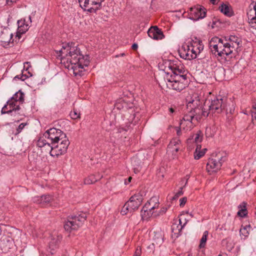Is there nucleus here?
<instances>
[{"label":"nucleus","mask_w":256,"mask_h":256,"mask_svg":"<svg viewBox=\"0 0 256 256\" xmlns=\"http://www.w3.org/2000/svg\"><path fill=\"white\" fill-rule=\"evenodd\" d=\"M132 48L134 50H136L138 48V46L136 44H134L132 45Z\"/></svg>","instance_id":"48"},{"label":"nucleus","mask_w":256,"mask_h":256,"mask_svg":"<svg viewBox=\"0 0 256 256\" xmlns=\"http://www.w3.org/2000/svg\"><path fill=\"white\" fill-rule=\"evenodd\" d=\"M148 36L154 40H160L164 38V35L161 30L157 26L151 27L148 31Z\"/></svg>","instance_id":"19"},{"label":"nucleus","mask_w":256,"mask_h":256,"mask_svg":"<svg viewBox=\"0 0 256 256\" xmlns=\"http://www.w3.org/2000/svg\"><path fill=\"white\" fill-rule=\"evenodd\" d=\"M210 46L212 53L220 56H225L232 58V54H236L240 50L241 39L234 35L222 39L218 37L212 38L210 42Z\"/></svg>","instance_id":"2"},{"label":"nucleus","mask_w":256,"mask_h":256,"mask_svg":"<svg viewBox=\"0 0 256 256\" xmlns=\"http://www.w3.org/2000/svg\"><path fill=\"white\" fill-rule=\"evenodd\" d=\"M238 208H240L238 212V215L241 217H244L246 214V204L243 202L242 204L238 206Z\"/></svg>","instance_id":"31"},{"label":"nucleus","mask_w":256,"mask_h":256,"mask_svg":"<svg viewBox=\"0 0 256 256\" xmlns=\"http://www.w3.org/2000/svg\"><path fill=\"white\" fill-rule=\"evenodd\" d=\"M70 114L72 118L73 119H76L80 116V114H78L75 110L71 112Z\"/></svg>","instance_id":"42"},{"label":"nucleus","mask_w":256,"mask_h":256,"mask_svg":"<svg viewBox=\"0 0 256 256\" xmlns=\"http://www.w3.org/2000/svg\"><path fill=\"white\" fill-rule=\"evenodd\" d=\"M161 84L163 86L166 84L168 88L180 92L188 86V80L187 78H182L180 76L175 78H169L168 75L164 82H161Z\"/></svg>","instance_id":"6"},{"label":"nucleus","mask_w":256,"mask_h":256,"mask_svg":"<svg viewBox=\"0 0 256 256\" xmlns=\"http://www.w3.org/2000/svg\"><path fill=\"white\" fill-rule=\"evenodd\" d=\"M167 208L166 207L162 208L158 214V216L162 215L166 212Z\"/></svg>","instance_id":"45"},{"label":"nucleus","mask_w":256,"mask_h":256,"mask_svg":"<svg viewBox=\"0 0 256 256\" xmlns=\"http://www.w3.org/2000/svg\"><path fill=\"white\" fill-rule=\"evenodd\" d=\"M208 236V232L205 231L204 232L203 236L200 240V244L199 245V248H203L205 246L206 242L207 240Z\"/></svg>","instance_id":"33"},{"label":"nucleus","mask_w":256,"mask_h":256,"mask_svg":"<svg viewBox=\"0 0 256 256\" xmlns=\"http://www.w3.org/2000/svg\"><path fill=\"white\" fill-rule=\"evenodd\" d=\"M12 34L8 30L2 32L0 36V42L4 47H11L13 46L14 40H12Z\"/></svg>","instance_id":"15"},{"label":"nucleus","mask_w":256,"mask_h":256,"mask_svg":"<svg viewBox=\"0 0 256 256\" xmlns=\"http://www.w3.org/2000/svg\"><path fill=\"white\" fill-rule=\"evenodd\" d=\"M189 178H190V176L188 175H186V177L182 180L181 182H182V184H183L184 182L185 181L184 185L183 186L180 187V190L174 196V198H176L183 194V192H182L183 188L186 185Z\"/></svg>","instance_id":"30"},{"label":"nucleus","mask_w":256,"mask_h":256,"mask_svg":"<svg viewBox=\"0 0 256 256\" xmlns=\"http://www.w3.org/2000/svg\"><path fill=\"white\" fill-rule=\"evenodd\" d=\"M67 138L66 134L62 132L60 130L56 129V128H51L47 130L43 134L40 136L37 141L36 145L38 147L40 141L42 140L44 141H47L49 144H56L58 143L60 140Z\"/></svg>","instance_id":"5"},{"label":"nucleus","mask_w":256,"mask_h":256,"mask_svg":"<svg viewBox=\"0 0 256 256\" xmlns=\"http://www.w3.org/2000/svg\"><path fill=\"white\" fill-rule=\"evenodd\" d=\"M70 141L68 138L60 140L56 144H49L47 141L40 140L38 147L42 148V151L49 153L52 156H58L64 154L70 145Z\"/></svg>","instance_id":"3"},{"label":"nucleus","mask_w":256,"mask_h":256,"mask_svg":"<svg viewBox=\"0 0 256 256\" xmlns=\"http://www.w3.org/2000/svg\"><path fill=\"white\" fill-rule=\"evenodd\" d=\"M154 240L156 244H159L163 242V238L161 234L158 235V236H155V237L154 238Z\"/></svg>","instance_id":"39"},{"label":"nucleus","mask_w":256,"mask_h":256,"mask_svg":"<svg viewBox=\"0 0 256 256\" xmlns=\"http://www.w3.org/2000/svg\"><path fill=\"white\" fill-rule=\"evenodd\" d=\"M201 146L198 144L196 146V148L195 152L194 153V158L196 160L200 159L202 156L204 154L206 150V148H204L202 150H200Z\"/></svg>","instance_id":"28"},{"label":"nucleus","mask_w":256,"mask_h":256,"mask_svg":"<svg viewBox=\"0 0 256 256\" xmlns=\"http://www.w3.org/2000/svg\"><path fill=\"white\" fill-rule=\"evenodd\" d=\"M224 99L220 96L214 97L211 100L207 99L202 110V114L204 116H208L210 112L212 113H220L224 109Z\"/></svg>","instance_id":"4"},{"label":"nucleus","mask_w":256,"mask_h":256,"mask_svg":"<svg viewBox=\"0 0 256 256\" xmlns=\"http://www.w3.org/2000/svg\"><path fill=\"white\" fill-rule=\"evenodd\" d=\"M226 160L223 152H219L208 160L206 165V170L211 174L220 170L222 163Z\"/></svg>","instance_id":"8"},{"label":"nucleus","mask_w":256,"mask_h":256,"mask_svg":"<svg viewBox=\"0 0 256 256\" xmlns=\"http://www.w3.org/2000/svg\"><path fill=\"white\" fill-rule=\"evenodd\" d=\"M56 52L57 58L60 60L61 64H63L67 68L72 69L75 76H80L82 70L90 64L89 56L81 54L80 48L75 46L74 44L63 46L60 50Z\"/></svg>","instance_id":"1"},{"label":"nucleus","mask_w":256,"mask_h":256,"mask_svg":"<svg viewBox=\"0 0 256 256\" xmlns=\"http://www.w3.org/2000/svg\"><path fill=\"white\" fill-rule=\"evenodd\" d=\"M180 128L184 132L190 130L193 128L194 125L192 122H180Z\"/></svg>","instance_id":"26"},{"label":"nucleus","mask_w":256,"mask_h":256,"mask_svg":"<svg viewBox=\"0 0 256 256\" xmlns=\"http://www.w3.org/2000/svg\"><path fill=\"white\" fill-rule=\"evenodd\" d=\"M168 110H169V112L170 113V114H172L174 112V109L172 108H168Z\"/></svg>","instance_id":"50"},{"label":"nucleus","mask_w":256,"mask_h":256,"mask_svg":"<svg viewBox=\"0 0 256 256\" xmlns=\"http://www.w3.org/2000/svg\"><path fill=\"white\" fill-rule=\"evenodd\" d=\"M132 104H128L123 98H120L118 99L115 104V107L118 110H120L123 108H132Z\"/></svg>","instance_id":"23"},{"label":"nucleus","mask_w":256,"mask_h":256,"mask_svg":"<svg viewBox=\"0 0 256 256\" xmlns=\"http://www.w3.org/2000/svg\"><path fill=\"white\" fill-rule=\"evenodd\" d=\"M27 124L26 123H22L20 124L18 128H16V134H18L21 132V131L23 130L24 127Z\"/></svg>","instance_id":"40"},{"label":"nucleus","mask_w":256,"mask_h":256,"mask_svg":"<svg viewBox=\"0 0 256 256\" xmlns=\"http://www.w3.org/2000/svg\"><path fill=\"white\" fill-rule=\"evenodd\" d=\"M181 129L182 128H180L177 130L176 133L178 136H180L181 134Z\"/></svg>","instance_id":"51"},{"label":"nucleus","mask_w":256,"mask_h":256,"mask_svg":"<svg viewBox=\"0 0 256 256\" xmlns=\"http://www.w3.org/2000/svg\"><path fill=\"white\" fill-rule=\"evenodd\" d=\"M210 2L213 4H217L220 0H209Z\"/></svg>","instance_id":"47"},{"label":"nucleus","mask_w":256,"mask_h":256,"mask_svg":"<svg viewBox=\"0 0 256 256\" xmlns=\"http://www.w3.org/2000/svg\"><path fill=\"white\" fill-rule=\"evenodd\" d=\"M251 228L250 225H247L245 226L242 227L240 230V233L241 234L246 237L249 234L248 231L250 230Z\"/></svg>","instance_id":"34"},{"label":"nucleus","mask_w":256,"mask_h":256,"mask_svg":"<svg viewBox=\"0 0 256 256\" xmlns=\"http://www.w3.org/2000/svg\"><path fill=\"white\" fill-rule=\"evenodd\" d=\"M253 8H254V10L255 16L252 17L251 18V21L250 22H249V23L250 24L252 27L256 29V2L255 4L253 6Z\"/></svg>","instance_id":"35"},{"label":"nucleus","mask_w":256,"mask_h":256,"mask_svg":"<svg viewBox=\"0 0 256 256\" xmlns=\"http://www.w3.org/2000/svg\"><path fill=\"white\" fill-rule=\"evenodd\" d=\"M141 248L140 247H137L134 256H140L141 254Z\"/></svg>","instance_id":"44"},{"label":"nucleus","mask_w":256,"mask_h":256,"mask_svg":"<svg viewBox=\"0 0 256 256\" xmlns=\"http://www.w3.org/2000/svg\"><path fill=\"white\" fill-rule=\"evenodd\" d=\"M20 74L14 77V78L15 80H16V79L20 80Z\"/></svg>","instance_id":"54"},{"label":"nucleus","mask_w":256,"mask_h":256,"mask_svg":"<svg viewBox=\"0 0 256 256\" xmlns=\"http://www.w3.org/2000/svg\"><path fill=\"white\" fill-rule=\"evenodd\" d=\"M203 134L201 131H198L196 134L191 136L188 139V142H190L192 140H194V142L196 146L199 142L202 141Z\"/></svg>","instance_id":"24"},{"label":"nucleus","mask_w":256,"mask_h":256,"mask_svg":"<svg viewBox=\"0 0 256 256\" xmlns=\"http://www.w3.org/2000/svg\"><path fill=\"white\" fill-rule=\"evenodd\" d=\"M32 22V17L30 16L27 18L18 20V27L16 38H18V40L20 39V34H24L28 30Z\"/></svg>","instance_id":"11"},{"label":"nucleus","mask_w":256,"mask_h":256,"mask_svg":"<svg viewBox=\"0 0 256 256\" xmlns=\"http://www.w3.org/2000/svg\"><path fill=\"white\" fill-rule=\"evenodd\" d=\"M86 218V216L84 213L80 214L78 216H69L64 224V228L69 232L76 230L85 222Z\"/></svg>","instance_id":"9"},{"label":"nucleus","mask_w":256,"mask_h":256,"mask_svg":"<svg viewBox=\"0 0 256 256\" xmlns=\"http://www.w3.org/2000/svg\"><path fill=\"white\" fill-rule=\"evenodd\" d=\"M16 102L14 100H12L11 98L2 108V114L16 113L17 110H20V107L16 106Z\"/></svg>","instance_id":"17"},{"label":"nucleus","mask_w":256,"mask_h":256,"mask_svg":"<svg viewBox=\"0 0 256 256\" xmlns=\"http://www.w3.org/2000/svg\"><path fill=\"white\" fill-rule=\"evenodd\" d=\"M27 78H28V76L26 74H20V80L24 81Z\"/></svg>","instance_id":"46"},{"label":"nucleus","mask_w":256,"mask_h":256,"mask_svg":"<svg viewBox=\"0 0 256 256\" xmlns=\"http://www.w3.org/2000/svg\"><path fill=\"white\" fill-rule=\"evenodd\" d=\"M203 49L204 46L201 42H195L190 46H184L183 50L180 52V56L186 60L194 59Z\"/></svg>","instance_id":"7"},{"label":"nucleus","mask_w":256,"mask_h":256,"mask_svg":"<svg viewBox=\"0 0 256 256\" xmlns=\"http://www.w3.org/2000/svg\"><path fill=\"white\" fill-rule=\"evenodd\" d=\"M220 12L226 16H230L232 15V12L230 8L226 4H222L219 8Z\"/></svg>","instance_id":"29"},{"label":"nucleus","mask_w":256,"mask_h":256,"mask_svg":"<svg viewBox=\"0 0 256 256\" xmlns=\"http://www.w3.org/2000/svg\"><path fill=\"white\" fill-rule=\"evenodd\" d=\"M128 212H130V207L128 206V202H126L121 210V214L122 215L126 214Z\"/></svg>","instance_id":"37"},{"label":"nucleus","mask_w":256,"mask_h":256,"mask_svg":"<svg viewBox=\"0 0 256 256\" xmlns=\"http://www.w3.org/2000/svg\"><path fill=\"white\" fill-rule=\"evenodd\" d=\"M143 200V196L141 193H138L132 196L129 200H128V204L130 207V212H132L137 210L141 205Z\"/></svg>","instance_id":"13"},{"label":"nucleus","mask_w":256,"mask_h":256,"mask_svg":"<svg viewBox=\"0 0 256 256\" xmlns=\"http://www.w3.org/2000/svg\"><path fill=\"white\" fill-rule=\"evenodd\" d=\"M186 256H192V254H190V253H188V254H187Z\"/></svg>","instance_id":"56"},{"label":"nucleus","mask_w":256,"mask_h":256,"mask_svg":"<svg viewBox=\"0 0 256 256\" xmlns=\"http://www.w3.org/2000/svg\"><path fill=\"white\" fill-rule=\"evenodd\" d=\"M158 200L156 197L152 198L149 202L146 204L145 206L143 207L142 211L144 212L149 210L150 212L156 208L158 206Z\"/></svg>","instance_id":"21"},{"label":"nucleus","mask_w":256,"mask_h":256,"mask_svg":"<svg viewBox=\"0 0 256 256\" xmlns=\"http://www.w3.org/2000/svg\"><path fill=\"white\" fill-rule=\"evenodd\" d=\"M18 0H6V2L8 4H9V2L13 3L16 2Z\"/></svg>","instance_id":"49"},{"label":"nucleus","mask_w":256,"mask_h":256,"mask_svg":"<svg viewBox=\"0 0 256 256\" xmlns=\"http://www.w3.org/2000/svg\"><path fill=\"white\" fill-rule=\"evenodd\" d=\"M218 256H221L219 255Z\"/></svg>","instance_id":"58"},{"label":"nucleus","mask_w":256,"mask_h":256,"mask_svg":"<svg viewBox=\"0 0 256 256\" xmlns=\"http://www.w3.org/2000/svg\"><path fill=\"white\" fill-rule=\"evenodd\" d=\"M132 178V177H130H130H129V178H128V182H125V184H127L128 183H129L130 182Z\"/></svg>","instance_id":"53"},{"label":"nucleus","mask_w":256,"mask_h":256,"mask_svg":"<svg viewBox=\"0 0 256 256\" xmlns=\"http://www.w3.org/2000/svg\"><path fill=\"white\" fill-rule=\"evenodd\" d=\"M104 0H78L80 6L84 10L90 12L91 9L94 8V6H96V8L98 9L102 6V2Z\"/></svg>","instance_id":"12"},{"label":"nucleus","mask_w":256,"mask_h":256,"mask_svg":"<svg viewBox=\"0 0 256 256\" xmlns=\"http://www.w3.org/2000/svg\"><path fill=\"white\" fill-rule=\"evenodd\" d=\"M124 55H125V54H124V53H122V54H121L120 55V56H124ZM118 56H119V55H116V57H118Z\"/></svg>","instance_id":"55"},{"label":"nucleus","mask_w":256,"mask_h":256,"mask_svg":"<svg viewBox=\"0 0 256 256\" xmlns=\"http://www.w3.org/2000/svg\"><path fill=\"white\" fill-rule=\"evenodd\" d=\"M182 148L180 140L178 138H174L170 142L167 148V152L172 153L173 155L176 156V153L180 150Z\"/></svg>","instance_id":"16"},{"label":"nucleus","mask_w":256,"mask_h":256,"mask_svg":"<svg viewBox=\"0 0 256 256\" xmlns=\"http://www.w3.org/2000/svg\"><path fill=\"white\" fill-rule=\"evenodd\" d=\"M255 116H256V115Z\"/></svg>","instance_id":"57"},{"label":"nucleus","mask_w":256,"mask_h":256,"mask_svg":"<svg viewBox=\"0 0 256 256\" xmlns=\"http://www.w3.org/2000/svg\"><path fill=\"white\" fill-rule=\"evenodd\" d=\"M179 224H174L172 226V232L174 234L176 237H178L180 235L181 231L182 228L186 224V222H184V224L182 225L181 220L179 219Z\"/></svg>","instance_id":"22"},{"label":"nucleus","mask_w":256,"mask_h":256,"mask_svg":"<svg viewBox=\"0 0 256 256\" xmlns=\"http://www.w3.org/2000/svg\"><path fill=\"white\" fill-rule=\"evenodd\" d=\"M186 200H187V198H186V197H184V198H182L180 199V206H183L186 203Z\"/></svg>","instance_id":"43"},{"label":"nucleus","mask_w":256,"mask_h":256,"mask_svg":"<svg viewBox=\"0 0 256 256\" xmlns=\"http://www.w3.org/2000/svg\"><path fill=\"white\" fill-rule=\"evenodd\" d=\"M194 114L192 111L184 115L180 122H192L194 118Z\"/></svg>","instance_id":"32"},{"label":"nucleus","mask_w":256,"mask_h":256,"mask_svg":"<svg viewBox=\"0 0 256 256\" xmlns=\"http://www.w3.org/2000/svg\"><path fill=\"white\" fill-rule=\"evenodd\" d=\"M102 178V176H100V174L94 175L91 174L88 176V178H85L84 180V184H90L95 182H97L98 180H100Z\"/></svg>","instance_id":"25"},{"label":"nucleus","mask_w":256,"mask_h":256,"mask_svg":"<svg viewBox=\"0 0 256 256\" xmlns=\"http://www.w3.org/2000/svg\"><path fill=\"white\" fill-rule=\"evenodd\" d=\"M256 113V104L252 106V109L251 110L252 122L254 124H255L256 121V117L255 116Z\"/></svg>","instance_id":"36"},{"label":"nucleus","mask_w":256,"mask_h":256,"mask_svg":"<svg viewBox=\"0 0 256 256\" xmlns=\"http://www.w3.org/2000/svg\"><path fill=\"white\" fill-rule=\"evenodd\" d=\"M168 68L172 72L170 77L176 78V77L180 76L182 78H187L186 70H185L184 65L181 64L180 62L175 64H170Z\"/></svg>","instance_id":"10"},{"label":"nucleus","mask_w":256,"mask_h":256,"mask_svg":"<svg viewBox=\"0 0 256 256\" xmlns=\"http://www.w3.org/2000/svg\"><path fill=\"white\" fill-rule=\"evenodd\" d=\"M62 239V236L60 235L54 234L51 236L50 241L49 242V248L50 250V252L52 254H53L54 251L58 248Z\"/></svg>","instance_id":"20"},{"label":"nucleus","mask_w":256,"mask_h":256,"mask_svg":"<svg viewBox=\"0 0 256 256\" xmlns=\"http://www.w3.org/2000/svg\"><path fill=\"white\" fill-rule=\"evenodd\" d=\"M18 110H17L16 113H10L11 115L13 116H16L19 114H20L18 112Z\"/></svg>","instance_id":"52"},{"label":"nucleus","mask_w":256,"mask_h":256,"mask_svg":"<svg viewBox=\"0 0 256 256\" xmlns=\"http://www.w3.org/2000/svg\"><path fill=\"white\" fill-rule=\"evenodd\" d=\"M190 12V18L194 20L204 18L206 13V9L200 6L191 8Z\"/></svg>","instance_id":"14"},{"label":"nucleus","mask_w":256,"mask_h":256,"mask_svg":"<svg viewBox=\"0 0 256 256\" xmlns=\"http://www.w3.org/2000/svg\"><path fill=\"white\" fill-rule=\"evenodd\" d=\"M38 155L37 153L36 152H32V154H30L29 156V160H31L32 162H36V160H38Z\"/></svg>","instance_id":"38"},{"label":"nucleus","mask_w":256,"mask_h":256,"mask_svg":"<svg viewBox=\"0 0 256 256\" xmlns=\"http://www.w3.org/2000/svg\"><path fill=\"white\" fill-rule=\"evenodd\" d=\"M24 94L20 90L16 92L11 98L12 100H14L15 102H19L23 103L24 102Z\"/></svg>","instance_id":"27"},{"label":"nucleus","mask_w":256,"mask_h":256,"mask_svg":"<svg viewBox=\"0 0 256 256\" xmlns=\"http://www.w3.org/2000/svg\"><path fill=\"white\" fill-rule=\"evenodd\" d=\"M53 197L49 194L43 195L41 196H34L32 198L33 202L40 204V206H46L50 204L53 200Z\"/></svg>","instance_id":"18"},{"label":"nucleus","mask_w":256,"mask_h":256,"mask_svg":"<svg viewBox=\"0 0 256 256\" xmlns=\"http://www.w3.org/2000/svg\"><path fill=\"white\" fill-rule=\"evenodd\" d=\"M253 14H254V9H252V8H250L248 11V12H247V14H248V20H250V22L251 21V18L254 17L253 16Z\"/></svg>","instance_id":"41"}]
</instances>
